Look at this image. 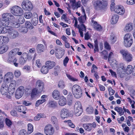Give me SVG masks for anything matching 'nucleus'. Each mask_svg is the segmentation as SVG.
<instances>
[{
  "mask_svg": "<svg viewBox=\"0 0 135 135\" xmlns=\"http://www.w3.org/2000/svg\"><path fill=\"white\" fill-rule=\"evenodd\" d=\"M2 16V20H1L0 18V24L2 26H8L10 21L15 20L14 16L10 13H3Z\"/></svg>",
  "mask_w": 135,
  "mask_h": 135,
  "instance_id": "nucleus-1",
  "label": "nucleus"
},
{
  "mask_svg": "<svg viewBox=\"0 0 135 135\" xmlns=\"http://www.w3.org/2000/svg\"><path fill=\"white\" fill-rule=\"evenodd\" d=\"M4 31L6 33H8V36L11 39H15L17 38L18 35V32L13 29L10 26H7Z\"/></svg>",
  "mask_w": 135,
  "mask_h": 135,
  "instance_id": "nucleus-2",
  "label": "nucleus"
},
{
  "mask_svg": "<svg viewBox=\"0 0 135 135\" xmlns=\"http://www.w3.org/2000/svg\"><path fill=\"white\" fill-rule=\"evenodd\" d=\"M72 91L74 97L76 98H79L82 96V91L81 88L77 84L73 86Z\"/></svg>",
  "mask_w": 135,
  "mask_h": 135,
  "instance_id": "nucleus-3",
  "label": "nucleus"
},
{
  "mask_svg": "<svg viewBox=\"0 0 135 135\" xmlns=\"http://www.w3.org/2000/svg\"><path fill=\"white\" fill-rule=\"evenodd\" d=\"M93 4L96 9L105 11L107 8L108 3L102 2L99 0H97Z\"/></svg>",
  "mask_w": 135,
  "mask_h": 135,
  "instance_id": "nucleus-4",
  "label": "nucleus"
},
{
  "mask_svg": "<svg viewBox=\"0 0 135 135\" xmlns=\"http://www.w3.org/2000/svg\"><path fill=\"white\" fill-rule=\"evenodd\" d=\"M10 11L11 13L15 16H21L23 14L22 9L17 6H14L11 8Z\"/></svg>",
  "mask_w": 135,
  "mask_h": 135,
  "instance_id": "nucleus-5",
  "label": "nucleus"
},
{
  "mask_svg": "<svg viewBox=\"0 0 135 135\" xmlns=\"http://www.w3.org/2000/svg\"><path fill=\"white\" fill-rule=\"evenodd\" d=\"M120 52L121 54L123 59L124 60L128 62L132 61L133 59L132 56L127 50L122 49L120 50Z\"/></svg>",
  "mask_w": 135,
  "mask_h": 135,
  "instance_id": "nucleus-6",
  "label": "nucleus"
},
{
  "mask_svg": "<svg viewBox=\"0 0 135 135\" xmlns=\"http://www.w3.org/2000/svg\"><path fill=\"white\" fill-rule=\"evenodd\" d=\"M133 42L132 36L130 34H126L124 37V44L126 47H129Z\"/></svg>",
  "mask_w": 135,
  "mask_h": 135,
  "instance_id": "nucleus-7",
  "label": "nucleus"
},
{
  "mask_svg": "<svg viewBox=\"0 0 135 135\" xmlns=\"http://www.w3.org/2000/svg\"><path fill=\"white\" fill-rule=\"evenodd\" d=\"M55 49L56 51L55 53L56 57L59 59L61 58L64 54V50L59 47L57 46L55 47Z\"/></svg>",
  "mask_w": 135,
  "mask_h": 135,
  "instance_id": "nucleus-8",
  "label": "nucleus"
},
{
  "mask_svg": "<svg viewBox=\"0 0 135 135\" xmlns=\"http://www.w3.org/2000/svg\"><path fill=\"white\" fill-rule=\"evenodd\" d=\"M22 5L23 9L25 10L31 11L33 8V6L31 2L28 1L23 2Z\"/></svg>",
  "mask_w": 135,
  "mask_h": 135,
  "instance_id": "nucleus-9",
  "label": "nucleus"
},
{
  "mask_svg": "<svg viewBox=\"0 0 135 135\" xmlns=\"http://www.w3.org/2000/svg\"><path fill=\"white\" fill-rule=\"evenodd\" d=\"M44 131L47 135H52L54 132L53 127L50 125H47L45 127Z\"/></svg>",
  "mask_w": 135,
  "mask_h": 135,
  "instance_id": "nucleus-10",
  "label": "nucleus"
},
{
  "mask_svg": "<svg viewBox=\"0 0 135 135\" xmlns=\"http://www.w3.org/2000/svg\"><path fill=\"white\" fill-rule=\"evenodd\" d=\"M44 83L43 81L40 80H37L36 83V88L38 89V91L41 92L43 90Z\"/></svg>",
  "mask_w": 135,
  "mask_h": 135,
  "instance_id": "nucleus-11",
  "label": "nucleus"
},
{
  "mask_svg": "<svg viewBox=\"0 0 135 135\" xmlns=\"http://www.w3.org/2000/svg\"><path fill=\"white\" fill-rule=\"evenodd\" d=\"M7 83L3 82L1 88V92L2 95H6L8 93L9 88Z\"/></svg>",
  "mask_w": 135,
  "mask_h": 135,
  "instance_id": "nucleus-12",
  "label": "nucleus"
},
{
  "mask_svg": "<svg viewBox=\"0 0 135 135\" xmlns=\"http://www.w3.org/2000/svg\"><path fill=\"white\" fill-rule=\"evenodd\" d=\"M9 56L8 61L11 64H13L16 67H18V63L16 62L17 60L16 58L14 57V56L13 55H10L9 53Z\"/></svg>",
  "mask_w": 135,
  "mask_h": 135,
  "instance_id": "nucleus-13",
  "label": "nucleus"
},
{
  "mask_svg": "<svg viewBox=\"0 0 135 135\" xmlns=\"http://www.w3.org/2000/svg\"><path fill=\"white\" fill-rule=\"evenodd\" d=\"M13 75L12 73L8 72L5 75L4 78L5 79L4 82L8 84L10 82L13 80Z\"/></svg>",
  "mask_w": 135,
  "mask_h": 135,
  "instance_id": "nucleus-14",
  "label": "nucleus"
},
{
  "mask_svg": "<svg viewBox=\"0 0 135 135\" xmlns=\"http://www.w3.org/2000/svg\"><path fill=\"white\" fill-rule=\"evenodd\" d=\"M60 115L61 118L64 119L65 118L69 117V114L67 109L64 108L61 110Z\"/></svg>",
  "mask_w": 135,
  "mask_h": 135,
  "instance_id": "nucleus-15",
  "label": "nucleus"
},
{
  "mask_svg": "<svg viewBox=\"0 0 135 135\" xmlns=\"http://www.w3.org/2000/svg\"><path fill=\"white\" fill-rule=\"evenodd\" d=\"M16 110L19 112H22L24 114H25L26 112L25 111L26 110V107L23 105L17 106L15 108Z\"/></svg>",
  "mask_w": 135,
  "mask_h": 135,
  "instance_id": "nucleus-16",
  "label": "nucleus"
},
{
  "mask_svg": "<svg viewBox=\"0 0 135 135\" xmlns=\"http://www.w3.org/2000/svg\"><path fill=\"white\" fill-rule=\"evenodd\" d=\"M114 11L120 15L123 14L125 11L124 9L121 8L118 6H116V7L114 8Z\"/></svg>",
  "mask_w": 135,
  "mask_h": 135,
  "instance_id": "nucleus-17",
  "label": "nucleus"
},
{
  "mask_svg": "<svg viewBox=\"0 0 135 135\" xmlns=\"http://www.w3.org/2000/svg\"><path fill=\"white\" fill-rule=\"evenodd\" d=\"M55 63L53 61H47L46 63V66L49 69H52L55 65Z\"/></svg>",
  "mask_w": 135,
  "mask_h": 135,
  "instance_id": "nucleus-18",
  "label": "nucleus"
},
{
  "mask_svg": "<svg viewBox=\"0 0 135 135\" xmlns=\"http://www.w3.org/2000/svg\"><path fill=\"white\" fill-rule=\"evenodd\" d=\"M92 22H94V28L98 31H101L102 30V27L101 25L98 24L97 22L96 21H92Z\"/></svg>",
  "mask_w": 135,
  "mask_h": 135,
  "instance_id": "nucleus-19",
  "label": "nucleus"
},
{
  "mask_svg": "<svg viewBox=\"0 0 135 135\" xmlns=\"http://www.w3.org/2000/svg\"><path fill=\"white\" fill-rule=\"evenodd\" d=\"M75 110L76 109L74 108V112L76 116H79L81 115L82 112V106L78 107L77 109H76L77 110Z\"/></svg>",
  "mask_w": 135,
  "mask_h": 135,
  "instance_id": "nucleus-20",
  "label": "nucleus"
},
{
  "mask_svg": "<svg viewBox=\"0 0 135 135\" xmlns=\"http://www.w3.org/2000/svg\"><path fill=\"white\" fill-rule=\"evenodd\" d=\"M60 93L58 90H55L52 93V96L53 98L56 99H57L60 96Z\"/></svg>",
  "mask_w": 135,
  "mask_h": 135,
  "instance_id": "nucleus-21",
  "label": "nucleus"
},
{
  "mask_svg": "<svg viewBox=\"0 0 135 135\" xmlns=\"http://www.w3.org/2000/svg\"><path fill=\"white\" fill-rule=\"evenodd\" d=\"M8 49V46L3 45L0 46V54H2L6 52Z\"/></svg>",
  "mask_w": 135,
  "mask_h": 135,
  "instance_id": "nucleus-22",
  "label": "nucleus"
},
{
  "mask_svg": "<svg viewBox=\"0 0 135 135\" xmlns=\"http://www.w3.org/2000/svg\"><path fill=\"white\" fill-rule=\"evenodd\" d=\"M118 18L119 16L117 15H114L113 16L111 19V23L112 24H115L117 22Z\"/></svg>",
  "mask_w": 135,
  "mask_h": 135,
  "instance_id": "nucleus-23",
  "label": "nucleus"
},
{
  "mask_svg": "<svg viewBox=\"0 0 135 135\" xmlns=\"http://www.w3.org/2000/svg\"><path fill=\"white\" fill-rule=\"evenodd\" d=\"M84 129L87 131H89L92 129V124H83Z\"/></svg>",
  "mask_w": 135,
  "mask_h": 135,
  "instance_id": "nucleus-24",
  "label": "nucleus"
},
{
  "mask_svg": "<svg viewBox=\"0 0 135 135\" xmlns=\"http://www.w3.org/2000/svg\"><path fill=\"white\" fill-rule=\"evenodd\" d=\"M114 110L118 112L120 116L123 115L124 114V112L121 107H116L114 108Z\"/></svg>",
  "mask_w": 135,
  "mask_h": 135,
  "instance_id": "nucleus-25",
  "label": "nucleus"
},
{
  "mask_svg": "<svg viewBox=\"0 0 135 135\" xmlns=\"http://www.w3.org/2000/svg\"><path fill=\"white\" fill-rule=\"evenodd\" d=\"M66 99L63 97H61L59 101V104L60 105L63 106L66 104Z\"/></svg>",
  "mask_w": 135,
  "mask_h": 135,
  "instance_id": "nucleus-26",
  "label": "nucleus"
},
{
  "mask_svg": "<svg viewBox=\"0 0 135 135\" xmlns=\"http://www.w3.org/2000/svg\"><path fill=\"white\" fill-rule=\"evenodd\" d=\"M44 47V46L43 45L38 44L37 46V50L38 52L40 53L41 52L43 51Z\"/></svg>",
  "mask_w": 135,
  "mask_h": 135,
  "instance_id": "nucleus-27",
  "label": "nucleus"
},
{
  "mask_svg": "<svg viewBox=\"0 0 135 135\" xmlns=\"http://www.w3.org/2000/svg\"><path fill=\"white\" fill-rule=\"evenodd\" d=\"M47 105L49 107L55 108L56 107V104L54 101H49Z\"/></svg>",
  "mask_w": 135,
  "mask_h": 135,
  "instance_id": "nucleus-28",
  "label": "nucleus"
},
{
  "mask_svg": "<svg viewBox=\"0 0 135 135\" xmlns=\"http://www.w3.org/2000/svg\"><path fill=\"white\" fill-rule=\"evenodd\" d=\"M132 66L131 65L128 66L126 69V73L128 74H129L133 72Z\"/></svg>",
  "mask_w": 135,
  "mask_h": 135,
  "instance_id": "nucleus-29",
  "label": "nucleus"
},
{
  "mask_svg": "<svg viewBox=\"0 0 135 135\" xmlns=\"http://www.w3.org/2000/svg\"><path fill=\"white\" fill-rule=\"evenodd\" d=\"M38 91V89L36 88L32 89L31 93V96L32 98L34 97V96L37 94L41 93V92H39Z\"/></svg>",
  "mask_w": 135,
  "mask_h": 135,
  "instance_id": "nucleus-30",
  "label": "nucleus"
},
{
  "mask_svg": "<svg viewBox=\"0 0 135 135\" xmlns=\"http://www.w3.org/2000/svg\"><path fill=\"white\" fill-rule=\"evenodd\" d=\"M49 69L45 65L42 67L41 69V71L42 73L46 74L48 72Z\"/></svg>",
  "mask_w": 135,
  "mask_h": 135,
  "instance_id": "nucleus-31",
  "label": "nucleus"
},
{
  "mask_svg": "<svg viewBox=\"0 0 135 135\" xmlns=\"http://www.w3.org/2000/svg\"><path fill=\"white\" fill-rule=\"evenodd\" d=\"M86 16H81L79 18L78 20L80 23L83 24L85 22L86 20Z\"/></svg>",
  "mask_w": 135,
  "mask_h": 135,
  "instance_id": "nucleus-32",
  "label": "nucleus"
},
{
  "mask_svg": "<svg viewBox=\"0 0 135 135\" xmlns=\"http://www.w3.org/2000/svg\"><path fill=\"white\" fill-rule=\"evenodd\" d=\"M133 28L132 25L131 23L126 25L125 28V30L127 31H130Z\"/></svg>",
  "mask_w": 135,
  "mask_h": 135,
  "instance_id": "nucleus-33",
  "label": "nucleus"
},
{
  "mask_svg": "<svg viewBox=\"0 0 135 135\" xmlns=\"http://www.w3.org/2000/svg\"><path fill=\"white\" fill-rule=\"evenodd\" d=\"M25 24L26 27L27 28L29 29L30 30H31L33 28V26L30 22L26 21Z\"/></svg>",
  "mask_w": 135,
  "mask_h": 135,
  "instance_id": "nucleus-34",
  "label": "nucleus"
},
{
  "mask_svg": "<svg viewBox=\"0 0 135 135\" xmlns=\"http://www.w3.org/2000/svg\"><path fill=\"white\" fill-rule=\"evenodd\" d=\"M19 51V49L18 48H16L13 49L9 52V54L10 55H15Z\"/></svg>",
  "mask_w": 135,
  "mask_h": 135,
  "instance_id": "nucleus-35",
  "label": "nucleus"
},
{
  "mask_svg": "<svg viewBox=\"0 0 135 135\" xmlns=\"http://www.w3.org/2000/svg\"><path fill=\"white\" fill-rule=\"evenodd\" d=\"M10 83H11L9 85V89L13 88L15 89L16 84V81L14 80H13L11 81Z\"/></svg>",
  "mask_w": 135,
  "mask_h": 135,
  "instance_id": "nucleus-36",
  "label": "nucleus"
},
{
  "mask_svg": "<svg viewBox=\"0 0 135 135\" xmlns=\"http://www.w3.org/2000/svg\"><path fill=\"white\" fill-rule=\"evenodd\" d=\"M28 133L29 134L31 133L33 131V127L31 124H29L28 125Z\"/></svg>",
  "mask_w": 135,
  "mask_h": 135,
  "instance_id": "nucleus-37",
  "label": "nucleus"
},
{
  "mask_svg": "<svg viewBox=\"0 0 135 135\" xmlns=\"http://www.w3.org/2000/svg\"><path fill=\"white\" fill-rule=\"evenodd\" d=\"M38 17H35L33 18L31 20V22L33 25L35 26L36 25L38 22Z\"/></svg>",
  "mask_w": 135,
  "mask_h": 135,
  "instance_id": "nucleus-38",
  "label": "nucleus"
},
{
  "mask_svg": "<svg viewBox=\"0 0 135 135\" xmlns=\"http://www.w3.org/2000/svg\"><path fill=\"white\" fill-rule=\"evenodd\" d=\"M101 55L103 57V58L107 60L108 58V52L106 51H104L101 53Z\"/></svg>",
  "mask_w": 135,
  "mask_h": 135,
  "instance_id": "nucleus-39",
  "label": "nucleus"
},
{
  "mask_svg": "<svg viewBox=\"0 0 135 135\" xmlns=\"http://www.w3.org/2000/svg\"><path fill=\"white\" fill-rule=\"evenodd\" d=\"M45 99H40L37 100L35 106L36 107L38 106L40 104H41L46 101Z\"/></svg>",
  "mask_w": 135,
  "mask_h": 135,
  "instance_id": "nucleus-40",
  "label": "nucleus"
},
{
  "mask_svg": "<svg viewBox=\"0 0 135 135\" xmlns=\"http://www.w3.org/2000/svg\"><path fill=\"white\" fill-rule=\"evenodd\" d=\"M24 16L27 19L30 18L32 16V14L31 12H25L24 14Z\"/></svg>",
  "mask_w": 135,
  "mask_h": 135,
  "instance_id": "nucleus-41",
  "label": "nucleus"
},
{
  "mask_svg": "<svg viewBox=\"0 0 135 135\" xmlns=\"http://www.w3.org/2000/svg\"><path fill=\"white\" fill-rule=\"evenodd\" d=\"M24 88L23 86H21L17 89L16 91L23 94L24 93Z\"/></svg>",
  "mask_w": 135,
  "mask_h": 135,
  "instance_id": "nucleus-42",
  "label": "nucleus"
},
{
  "mask_svg": "<svg viewBox=\"0 0 135 135\" xmlns=\"http://www.w3.org/2000/svg\"><path fill=\"white\" fill-rule=\"evenodd\" d=\"M78 28L79 30V28L81 31H86V27L85 25L82 24L80 25H78Z\"/></svg>",
  "mask_w": 135,
  "mask_h": 135,
  "instance_id": "nucleus-43",
  "label": "nucleus"
},
{
  "mask_svg": "<svg viewBox=\"0 0 135 135\" xmlns=\"http://www.w3.org/2000/svg\"><path fill=\"white\" fill-rule=\"evenodd\" d=\"M51 120L53 124H57V120L56 117L55 116H52L51 118Z\"/></svg>",
  "mask_w": 135,
  "mask_h": 135,
  "instance_id": "nucleus-44",
  "label": "nucleus"
},
{
  "mask_svg": "<svg viewBox=\"0 0 135 135\" xmlns=\"http://www.w3.org/2000/svg\"><path fill=\"white\" fill-rule=\"evenodd\" d=\"M2 43L3 44H4V43L6 42H8L9 40V39L7 37H4V36H2Z\"/></svg>",
  "mask_w": 135,
  "mask_h": 135,
  "instance_id": "nucleus-45",
  "label": "nucleus"
},
{
  "mask_svg": "<svg viewBox=\"0 0 135 135\" xmlns=\"http://www.w3.org/2000/svg\"><path fill=\"white\" fill-rule=\"evenodd\" d=\"M23 95V94L21 93L20 92L16 91L15 93V96L17 99H20L22 96Z\"/></svg>",
  "mask_w": 135,
  "mask_h": 135,
  "instance_id": "nucleus-46",
  "label": "nucleus"
},
{
  "mask_svg": "<svg viewBox=\"0 0 135 135\" xmlns=\"http://www.w3.org/2000/svg\"><path fill=\"white\" fill-rule=\"evenodd\" d=\"M95 44L94 45L95 48L94 49V52L96 51H98V41L97 40L94 41Z\"/></svg>",
  "mask_w": 135,
  "mask_h": 135,
  "instance_id": "nucleus-47",
  "label": "nucleus"
},
{
  "mask_svg": "<svg viewBox=\"0 0 135 135\" xmlns=\"http://www.w3.org/2000/svg\"><path fill=\"white\" fill-rule=\"evenodd\" d=\"M58 85L59 87L62 89H63L65 86L64 83L62 81H60L59 82Z\"/></svg>",
  "mask_w": 135,
  "mask_h": 135,
  "instance_id": "nucleus-48",
  "label": "nucleus"
},
{
  "mask_svg": "<svg viewBox=\"0 0 135 135\" xmlns=\"http://www.w3.org/2000/svg\"><path fill=\"white\" fill-rule=\"evenodd\" d=\"M65 122H67L68 125L71 128H73L75 127V126L71 122V121L70 120H69L67 121H65Z\"/></svg>",
  "mask_w": 135,
  "mask_h": 135,
  "instance_id": "nucleus-49",
  "label": "nucleus"
},
{
  "mask_svg": "<svg viewBox=\"0 0 135 135\" xmlns=\"http://www.w3.org/2000/svg\"><path fill=\"white\" fill-rule=\"evenodd\" d=\"M68 78L71 81H77L78 80V79L75 78L71 76L70 75L67 74H66Z\"/></svg>",
  "mask_w": 135,
  "mask_h": 135,
  "instance_id": "nucleus-50",
  "label": "nucleus"
},
{
  "mask_svg": "<svg viewBox=\"0 0 135 135\" xmlns=\"http://www.w3.org/2000/svg\"><path fill=\"white\" fill-rule=\"evenodd\" d=\"M28 31V29L26 27H22L20 29V31L21 32L24 33H26Z\"/></svg>",
  "mask_w": 135,
  "mask_h": 135,
  "instance_id": "nucleus-51",
  "label": "nucleus"
},
{
  "mask_svg": "<svg viewBox=\"0 0 135 135\" xmlns=\"http://www.w3.org/2000/svg\"><path fill=\"white\" fill-rule=\"evenodd\" d=\"M18 135H28L26 131L24 129H22L20 131Z\"/></svg>",
  "mask_w": 135,
  "mask_h": 135,
  "instance_id": "nucleus-52",
  "label": "nucleus"
},
{
  "mask_svg": "<svg viewBox=\"0 0 135 135\" xmlns=\"http://www.w3.org/2000/svg\"><path fill=\"white\" fill-rule=\"evenodd\" d=\"M6 125L8 127H10L12 124V122L11 121L8 119L6 118Z\"/></svg>",
  "mask_w": 135,
  "mask_h": 135,
  "instance_id": "nucleus-53",
  "label": "nucleus"
},
{
  "mask_svg": "<svg viewBox=\"0 0 135 135\" xmlns=\"http://www.w3.org/2000/svg\"><path fill=\"white\" fill-rule=\"evenodd\" d=\"M114 0H111V4L110 5V9L112 11H114V8H115L114 7L115 6V3H114Z\"/></svg>",
  "mask_w": 135,
  "mask_h": 135,
  "instance_id": "nucleus-54",
  "label": "nucleus"
},
{
  "mask_svg": "<svg viewBox=\"0 0 135 135\" xmlns=\"http://www.w3.org/2000/svg\"><path fill=\"white\" fill-rule=\"evenodd\" d=\"M108 90L109 91V94L110 95H113L115 93V91L113 90L111 87L109 88Z\"/></svg>",
  "mask_w": 135,
  "mask_h": 135,
  "instance_id": "nucleus-55",
  "label": "nucleus"
},
{
  "mask_svg": "<svg viewBox=\"0 0 135 135\" xmlns=\"http://www.w3.org/2000/svg\"><path fill=\"white\" fill-rule=\"evenodd\" d=\"M81 105L80 102L79 101H78L76 102L74 105V108L75 109H76V110H76L77 109L78 107H81Z\"/></svg>",
  "mask_w": 135,
  "mask_h": 135,
  "instance_id": "nucleus-56",
  "label": "nucleus"
},
{
  "mask_svg": "<svg viewBox=\"0 0 135 135\" xmlns=\"http://www.w3.org/2000/svg\"><path fill=\"white\" fill-rule=\"evenodd\" d=\"M25 21V20L23 17H21L19 18L18 19L19 23L22 24Z\"/></svg>",
  "mask_w": 135,
  "mask_h": 135,
  "instance_id": "nucleus-57",
  "label": "nucleus"
},
{
  "mask_svg": "<svg viewBox=\"0 0 135 135\" xmlns=\"http://www.w3.org/2000/svg\"><path fill=\"white\" fill-rule=\"evenodd\" d=\"M26 61L27 60H25V59L21 57L19 59V63L23 65L25 63Z\"/></svg>",
  "mask_w": 135,
  "mask_h": 135,
  "instance_id": "nucleus-58",
  "label": "nucleus"
},
{
  "mask_svg": "<svg viewBox=\"0 0 135 135\" xmlns=\"http://www.w3.org/2000/svg\"><path fill=\"white\" fill-rule=\"evenodd\" d=\"M0 26V34L1 33H6V32L4 31V30H5L7 28V26L3 27Z\"/></svg>",
  "mask_w": 135,
  "mask_h": 135,
  "instance_id": "nucleus-59",
  "label": "nucleus"
},
{
  "mask_svg": "<svg viewBox=\"0 0 135 135\" xmlns=\"http://www.w3.org/2000/svg\"><path fill=\"white\" fill-rule=\"evenodd\" d=\"M14 74L15 77L17 78L18 77L21 75V73L20 71L18 70L15 71Z\"/></svg>",
  "mask_w": 135,
  "mask_h": 135,
  "instance_id": "nucleus-60",
  "label": "nucleus"
},
{
  "mask_svg": "<svg viewBox=\"0 0 135 135\" xmlns=\"http://www.w3.org/2000/svg\"><path fill=\"white\" fill-rule=\"evenodd\" d=\"M86 110L89 113L91 114L93 113V107H89L87 108Z\"/></svg>",
  "mask_w": 135,
  "mask_h": 135,
  "instance_id": "nucleus-61",
  "label": "nucleus"
},
{
  "mask_svg": "<svg viewBox=\"0 0 135 135\" xmlns=\"http://www.w3.org/2000/svg\"><path fill=\"white\" fill-rule=\"evenodd\" d=\"M127 3L129 5H132L135 3V0H127Z\"/></svg>",
  "mask_w": 135,
  "mask_h": 135,
  "instance_id": "nucleus-62",
  "label": "nucleus"
},
{
  "mask_svg": "<svg viewBox=\"0 0 135 135\" xmlns=\"http://www.w3.org/2000/svg\"><path fill=\"white\" fill-rule=\"evenodd\" d=\"M8 91V94H10V95H12L14 93L15 89L11 88L10 89H9Z\"/></svg>",
  "mask_w": 135,
  "mask_h": 135,
  "instance_id": "nucleus-63",
  "label": "nucleus"
},
{
  "mask_svg": "<svg viewBox=\"0 0 135 135\" xmlns=\"http://www.w3.org/2000/svg\"><path fill=\"white\" fill-rule=\"evenodd\" d=\"M28 55L26 53H24L22 54V57L24 58L25 60H27L28 57Z\"/></svg>",
  "mask_w": 135,
  "mask_h": 135,
  "instance_id": "nucleus-64",
  "label": "nucleus"
}]
</instances>
